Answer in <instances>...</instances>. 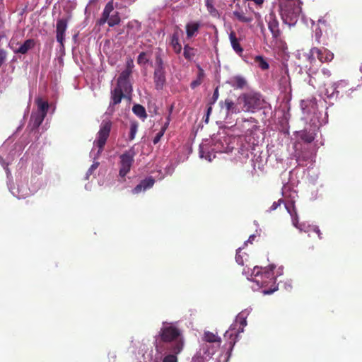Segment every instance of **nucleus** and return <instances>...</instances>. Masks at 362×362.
<instances>
[{
  "label": "nucleus",
  "instance_id": "nucleus-38",
  "mask_svg": "<svg viewBox=\"0 0 362 362\" xmlns=\"http://www.w3.org/2000/svg\"><path fill=\"white\" fill-rule=\"evenodd\" d=\"M242 247H239L237 250V253L235 255V261L240 265H243V259L242 255H240V251L242 250Z\"/></svg>",
  "mask_w": 362,
  "mask_h": 362
},
{
  "label": "nucleus",
  "instance_id": "nucleus-18",
  "mask_svg": "<svg viewBox=\"0 0 362 362\" xmlns=\"http://www.w3.org/2000/svg\"><path fill=\"white\" fill-rule=\"evenodd\" d=\"M226 83L235 89H243L247 85L246 79L240 75H236L230 77L227 80Z\"/></svg>",
  "mask_w": 362,
  "mask_h": 362
},
{
  "label": "nucleus",
  "instance_id": "nucleus-7",
  "mask_svg": "<svg viewBox=\"0 0 362 362\" xmlns=\"http://www.w3.org/2000/svg\"><path fill=\"white\" fill-rule=\"evenodd\" d=\"M238 102L241 106L242 111L255 112L262 108L264 99L259 93L255 90H249L241 93L238 98Z\"/></svg>",
  "mask_w": 362,
  "mask_h": 362
},
{
  "label": "nucleus",
  "instance_id": "nucleus-46",
  "mask_svg": "<svg viewBox=\"0 0 362 362\" xmlns=\"http://www.w3.org/2000/svg\"><path fill=\"white\" fill-rule=\"evenodd\" d=\"M163 132H162L158 133V134L156 135V136L154 138V139H153V143H154V144H157V143L160 141V138L162 137V136H163Z\"/></svg>",
  "mask_w": 362,
  "mask_h": 362
},
{
  "label": "nucleus",
  "instance_id": "nucleus-30",
  "mask_svg": "<svg viewBox=\"0 0 362 362\" xmlns=\"http://www.w3.org/2000/svg\"><path fill=\"white\" fill-rule=\"evenodd\" d=\"M132 110L134 113L140 118L145 119L146 117V110L143 106L140 105H134Z\"/></svg>",
  "mask_w": 362,
  "mask_h": 362
},
{
  "label": "nucleus",
  "instance_id": "nucleus-3",
  "mask_svg": "<svg viewBox=\"0 0 362 362\" xmlns=\"http://www.w3.org/2000/svg\"><path fill=\"white\" fill-rule=\"evenodd\" d=\"M233 138L225 134H218L199 146V156L208 161L215 158L216 153H228L233 149Z\"/></svg>",
  "mask_w": 362,
  "mask_h": 362
},
{
  "label": "nucleus",
  "instance_id": "nucleus-13",
  "mask_svg": "<svg viewBox=\"0 0 362 362\" xmlns=\"http://www.w3.org/2000/svg\"><path fill=\"white\" fill-rule=\"evenodd\" d=\"M136 153L133 148H131L122 154L119 157V175L120 177H124L127 173H129L131 167L134 160Z\"/></svg>",
  "mask_w": 362,
  "mask_h": 362
},
{
  "label": "nucleus",
  "instance_id": "nucleus-5",
  "mask_svg": "<svg viewBox=\"0 0 362 362\" xmlns=\"http://www.w3.org/2000/svg\"><path fill=\"white\" fill-rule=\"evenodd\" d=\"M282 195L284 198L285 207L290 214L293 226L299 229L300 231L309 232L313 230L318 234L321 238V233L317 226L306 225L305 223H298V218L294 206V202L298 197L297 192L290 184H286L282 187Z\"/></svg>",
  "mask_w": 362,
  "mask_h": 362
},
{
  "label": "nucleus",
  "instance_id": "nucleus-26",
  "mask_svg": "<svg viewBox=\"0 0 362 362\" xmlns=\"http://www.w3.org/2000/svg\"><path fill=\"white\" fill-rule=\"evenodd\" d=\"M233 15L238 21L242 23H249L253 21V18L252 16H246L243 11H234L233 12Z\"/></svg>",
  "mask_w": 362,
  "mask_h": 362
},
{
  "label": "nucleus",
  "instance_id": "nucleus-53",
  "mask_svg": "<svg viewBox=\"0 0 362 362\" xmlns=\"http://www.w3.org/2000/svg\"><path fill=\"white\" fill-rule=\"evenodd\" d=\"M318 23L326 25L327 21L325 19H319Z\"/></svg>",
  "mask_w": 362,
  "mask_h": 362
},
{
  "label": "nucleus",
  "instance_id": "nucleus-4",
  "mask_svg": "<svg viewBox=\"0 0 362 362\" xmlns=\"http://www.w3.org/2000/svg\"><path fill=\"white\" fill-rule=\"evenodd\" d=\"M274 269V265H270L269 267L264 269L255 267L252 271L249 269H244L243 274L246 276L248 280L257 284V287L252 288L253 289H257L259 287H267L271 284L273 286L272 288L265 289L262 291L264 295H269L273 293L278 288L277 286L275 285L276 278L273 271Z\"/></svg>",
  "mask_w": 362,
  "mask_h": 362
},
{
  "label": "nucleus",
  "instance_id": "nucleus-56",
  "mask_svg": "<svg viewBox=\"0 0 362 362\" xmlns=\"http://www.w3.org/2000/svg\"><path fill=\"white\" fill-rule=\"evenodd\" d=\"M197 362H200L199 360V357L193 358V362H197Z\"/></svg>",
  "mask_w": 362,
  "mask_h": 362
},
{
  "label": "nucleus",
  "instance_id": "nucleus-59",
  "mask_svg": "<svg viewBox=\"0 0 362 362\" xmlns=\"http://www.w3.org/2000/svg\"><path fill=\"white\" fill-rule=\"evenodd\" d=\"M95 1V0H90L89 4H92V3H93Z\"/></svg>",
  "mask_w": 362,
  "mask_h": 362
},
{
  "label": "nucleus",
  "instance_id": "nucleus-22",
  "mask_svg": "<svg viewBox=\"0 0 362 362\" xmlns=\"http://www.w3.org/2000/svg\"><path fill=\"white\" fill-rule=\"evenodd\" d=\"M154 80L156 88L158 89L162 88L165 81V77L164 71L161 66L156 69L154 73Z\"/></svg>",
  "mask_w": 362,
  "mask_h": 362
},
{
  "label": "nucleus",
  "instance_id": "nucleus-44",
  "mask_svg": "<svg viewBox=\"0 0 362 362\" xmlns=\"http://www.w3.org/2000/svg\"><path fill=\"white\" fill-rule=\"evenodd\" d=\"M11 192L14 196L17 197L18 199L25 198L28 194V192L24 194H20V192H18V194H16V192H13V190H11Z\"/></svg>",
  "mask_w": 362,
  "mask_h": 362
},
{
  "label": "nucleus",
  "instance_id": "nucleus-37",
  "mask_svg": "<svg viewBox=\"0 0 362 362\" xmlns=\"http://www.w3.org/2000/svg\"><path fill=\"white\" fill-rule=\"evenodd\" d=\"M98 166H99V163L94 162L91 165V166L90 167L88 170L87 171L86 175V178L88 179L89 176L98 168Z\"/></svg>",
  "mask_w": 362,
  "mask_h": 362
},
{
  "label": "nucleus",
  "instance_id": "nucleus-24",
  "mask_svg": "<svg viewBox=\"0 0 362 362\" xmlns=\"http://www.w3.org/2000/svg\"><path fill=\"white\" fill-rule=\"evenodd\" d=\"M229 39L231 44V46L233 50L238 54H241L243 49L240 46L238 38L236 37L234 33H230L229 35Z\"/></svg>",
  "mask_w": 362,
  "mask_h": 362
},
{
  "label": "nucleus",
  "instance_id": "nucleus-20",
  "mask_svg": "<svg viewBox=\"0 0 362 362\" xmlns=\"http://www.w3.org/2000/svg\"><path fill=\"white\" fill-rule=\"evenodd\" d=\"M154 179L151 177H147L142 180L140 184L136 185L133 189V194H139L143 191H145L151 187H152L154 185Z\"/></svg>",
  "mask_w": 362,
  "mask_h": 362
},
{
  "label": "nucleus",
  "instance_id": "nucleus-50",
  "mask_svg": "<svg viewBox=\"0 0 362 362\" xmlns=\"http://www.w3.org/2000/svg\"><path fill=\"white\" fill-rule=\"evenodd\" d=\"M213 98L214 99V101H216L218 98V88H216L214 93Z\"/></svg>",
  "mask_w": 362,
  "mask_h": 362
},
{
  "label": "nucleus",
  "instance_id": "nucleus-60",
  "mask_svg": "<svg viewBox=\"0 0 362 362\" xmlns=\"http://www.w3.org/2000/svg\"><path fill=\"white\" fill-rule=\"evenodd\" d=\"M5 169H6V170L7 174H8V173H9L8 169V168H5Z\"/></svg>",
  "mask_w": 362,
  "mask_h": 362
},
{
  "label": "nucleus",
  "instance_id": "nucleus-43",
  "mask_svg": "<svg viewBox=\"0 0 362 362\" xmlns=\"http://www.w3.org/2000/svg\"><path fill=\"white\" fill-rule=\"evenodd\" d=\"M202 81L199 80V79H196L194 81H193L192 83H191V88H197V86H199L201 83H202Z\"/></svg>",
  "mask_w": 362,
  "mask_h": 362
},
{
  "label": "nucleus",
  "instance_id": "nucleus-39",
  "mask_svg": "<svg viewBox=\"0 0 362 362\" xmlns=\"http://www.w3.org/2000/svg\"><path fill=\"white\" fill-rule=\"evenodd\" d=\"M308 53H304L300 50H298L296 53V57L298 59H304L307 62H309V61L304 57V54H307Z\"/></svg>",
  "mask_w": 362,
  "mask_h": 362
},
{
  "label": "nucleus",
  "instance_id": "nucleus-21",
  "mask_svg": "<svg viewBox=\"0 0 362 362\" xmlns=\"http://www.w3.org/2000/svg\"><path fill=\"white\" fill-rule=\"evenodd\" d=\"M201 23L197 21H190L186 24V33L188 38H191L197 35Z\"/></svg>",
  "mask_w": 362,
  "mask_h": 362
},
{
  "label": "nucleus",
  "instance_id": "nucleus-15",
  "mask_svg": "<svg viewBox=\"0 0 362 362\" xmlns=\"http://www.w3.org/2000/svg\"><path fill=\"white\" fill-rule=\"evenodd\" d=\"M68 21V18H60L57 20L56 24V38L62 47H64L65 32L67 28Z\"/></svg>",
  "mask_w": 362,
  "mask_h": 362
},
{
  "label": "nucleus",
  "instance_id": "nucleus-16",
  "mask_svg": "<svg viewBox=\"0 0 362 362\" xmlns=\"http://www.w3.org/2000/svg\"><path fill=\"white\" fill-rule=\"evenodd\" d=\"M221 344H212L209 343H203L198 354L203 361L210 358L219 349Z\"/></svg>",
  "mask_w": 362,
  "mask_h": 362
},
{
  "label": "nucleus",
  "instance_id": "nucleus-31",
  "mask_svg": "<svg viewBox=\"0 0 362 362\" xmlns=\"http://www.w3.org/2000/svg\"><path fill=\"white\" fill-rule=\"evenodd\" d=\"M177 354H178L171 352L170 354L165 355L163 358V362H177ZM152 362H160V359L156 358Z\"/></svg>",
  "mask_w": 362,
  "mask_h": 362
},
{
  "label": "nucleus",
  "instance_id": "nucleus-17",
  "mask_svg": "<svg viewBox=\"0 0 362 362\" xmlns=\"http://www.w3.org/2000/svg\"><path fill=\"white\" fill-rule=\"evenodd\" d=\"M268 28L270 30L273 38L278 39L281 35V31L279 30V21L276 18L274 12H271L266 19Z\"/></svg>",
  "mask_w": 362,
  "mask_h": 362
},
{
  "label": "nucleus",
  "instance_id": "nucleus-36",
  "mask_svg": "<svg viewBox=\"0 0 362 362\" xmlns=\"http://www.w3.org/2000/svg\"><path fill=\"white\" fill-rule=\"evenodd\" d=\"M148 60V59L146 53L141 52V53H140V54L138 57L137 62H138V64H139L141 65H144L147 63Z\"/></svg>",
  "mask_w": 362,
  "mask_h": 362
},
{
  "label": "nucleus",
  "instance_id": "nucleus-48",
  "mask_svg": "<svg viewBox=\"0 0 362 362\" xmlns=\"http://www.w3.org/2000/svg\"><path fill=\"white\" fill-rule=\"evenodd\" d=\"M322 72L324 75L328 77L331 76V71L327 69H322Z\"/></svg>",
  "mask_w": 362,
  "mask_h": 362
},
{
  "label": "nucleus",
  "instance_id": "nucleus-40",
  "mask_svg": "<svg viewBox=\"0 0 362 362\" xmlns=\"http://www.w3.org/2000/svg\"><path fill=\"white\" fill-rule=\"evenodd\" d=\"M321 37H322V30L320 28L317 29L315 33V40L318 43H320Z\"/></svg>",
  "mask_w": 362,
  "mask_h": 362
},
{
  "label": "nucleus",
  "instance_id": "nucleus-29",
  "mask_svg": "<svg viewBox=\"0 0 362 362\" xmlns=\"http://www.w3.org/2000/svg\"><path fill=\"white\" fill-rule=\"evenodd\" d=\"M205 5L209 14L215 18L219 17L218 10L214 6V0H205Z\"/></svg>",
  "mask_w": 362,
  "mask_h": 362
},
{
  "label": "nucleus",
  "instance_id": "nucleus-10",
  "mask_svg": "<svg viewBox=\"0 0 362 362\" xmlns=\"http://www.w3.org/2000/svg\"><path fill=\"white\" fill-rule=\"evenodd\" d=\"M300 8L295 4L288 1L281 3V16L283 22L289 26H293L298 21Z\"/></svg>",
  "mask_w": 362,
  "mask_h": 362
},
{
  "label": "nucleus",
  "instance_id": "nucleus-2",
  "mask_svg": "<svg viewBox=\"0 0 362 362\" xmlns=\"http://www.w3.org/2000/svg\"><path fill=\"white\" fill-rule=\"evenodd\" d=\"M301 105L304 114L308 115L306 119H310L313 129L309 132L306 130L296 132V134L297 138L306 143H310L315 139L316 129L327 122V112H325L322 117V113L317 110L315 100L303 101Z\"/></svg>",
  "mask_w": 362,
  "mask_h": 362
},
{
  "label": "nucleus",
  "instance_id": "nucleus-23",
  "mask_svg": "<svg viewBox=\"0 0 362 362\" xmlns=\"http://www.w3.org/2000/svg\"><path fill=\"white\" fill-rule=\"evenodd\" d=\"M203 339L204 341V343H209V344H221V337L208 331L204 332Z\"/></svg>",
  "mask_w": 362,
  "mask_h": 362
},
{
  "label": "nucleus",
  "instance_id": "nucleus-6",
  "mask_svg": "<svg viewBox=\"0 0 362 362\" xmlns=\"http://www.w3.org/2000/svg\"><path fill=\"white\" fill-rule=\"evenodd\" d=\"M131 71L124 70L117 79V86L111 91L112 102L110 105L119 104L123 97L128 96L132 91V86L129 81Z\"/></svg>",
  "mask_w": 362,
  "mask_h": 362
},
{
  "label": "nucleus",
  "instance_id": "nucleus-54",
  "mask_svg": "<svg viewBox=\"0 0 362 362\" xmlns=\"http://www.w3.org/2000/svg\"><path fill=\"white\" fill-rule=\"evenodd\" d=\"M254 15H255V18H256L258 21H259V20L261 19V15H260V13H259L255 12V13H254Z\"/></svg>",
  "mask_w": 362,
  "mask_h": 362
},
{
  "label": "nucleus",
  "instance_id": "nucleus-25",
  "mask_svg": "<svg viewBox=\"0 0 362 362\" xmlns=\"http://www.w3.org/2000/svg\"><path fill=\"white\" fill-rule=\"evenodd\" d=\"M114 6L112 1L108 2L103 12L102 18L100 20V24H104L110 17V13L113 11Z\"/></svg>",
  "mask_w": 362,
  "mask_h": 362
},
{
  "label": "nucleus",
  "instance_id": "nucleus-27",
  "mask_svg": "<svg viewBox=\"0 0 362 362\" xmlns=\"http://www.w3.org/2000/svg\"><path fill=\"white\" fill-rule=\"evenodd\" d=\"M170 45L175 52L180 53L181 52L182 46L179 42V36L177 33H173L171 36Z\"/></svg>",
  "mask_w": 362,
  "mask_h": 362
},
{
  "label": "nucleus",
  "instance_id": "nucleus-33",
  "mask_svg": "<svg viewBox=\"0 0 362 362\" xmlns=\"http://www.w3.org/2000/svg\"><path fill=\"white\" fill-rule=\"evenodd\" d=\"M106 22L108 23L109 26L112 27L119 24L120 22V18L118 13H116L115 14L110 16Z\"/></svg>",
  "mask_w": 362,
  "mask_h": 362
},
{
  "label": "nucleus",
  "instance_id": "nucleus-8",
  "mask_svg": "<svg viewBox=\"0 0 362 362\" xmlns=\"http://www.w3.org/2000/svg\"><path fill=\"white\" fill-rule=\"evenodd\" d=\"M251 310V308H247L240 312L237 315L235 322L233 323L229 329L226 332L224 337L229 339L230 346H233L235 344L238 335L243 332L244 328L247 325V317Z\"/></svg>",
  "mask_w": 362,
  "mask_h": 362
},
{
  "label": "nucleus",
  "instance_id": "nucleus-42",
  "mask_svg": "<svg viewBox=\"0 0 362 362\" xmlns=\"http://www.w3.org/2000/svg\"><path fill=\"white\" fill-rule=\"evenodd\" d=\"M198 69H199V73L197 75V79H199L202 81V80L204 77V71L199 66H198Z\"/></svg>",
  "mask_w": 362,
  "mask_h": 362
},
{
  "label": "nucleus",
  "instance_id": "nucleus-58",
  "mask_svg": "<svg viewBox=\"0 0 362 362\" xmlns=\"http://www.w3.org/2000/svg\"><path fill=\"white\" fill-rule=\"evenodd\" d=\"M0 163H1L2 165H4V163L3 162V160L1 158H0Z\"/></svg>",
  "mask_w": 362,
  "mask_h": 362
},
{
  "label": "nucleus",
  "instance_id": "nucleus-35",
  "mask_svg": "<svg viewBox=\"0 0 362 362\" xmlns=\"http://www.w3.org/2000/svg\"><path fill=\"white\" fill-rule=\"evenodd\" d=\"M138 125L136 122H132L130 127L129 139L133 140L137 132Z\"/></svg>",
  "mask_w": 362,
  "mask_h": 362
},
{
  "label": "nucleus",
  "instance_id": "nucleus-57",
  "mask_svg": "<svg viewBox=\"0 0 362 362\" xmlns=\"http://www.w3.org/2000/svg\"><path fill=\"white\" fill-rule=\"evenodd\" d=\"M130 64H132V62H130V63H129V65H128V67H127L126 69H129V70L132 71V70H131V69H130Z\"/></svg>",
  "mask_w": 362,
  "mask_h": 362
},
{
  "label": "nucleus",
  "instance_id": "nucleus-11",
  "mask_svg": "<svg viewBox=\"0 0 362 362\" xmlns=\"http://www.w3.org/2000/svg\"><path fill=\"white\" fill-rule=\"evenodd\" d=\"M35 105L36 109L33 112L30 121L33 128H37L40 125L49 109L48 102L40 97L35 99Z\"/></svg>",
  "mask_w": 362,
  "mask_h": 362
},
{
  "label": "nucleus",
  "instance_id": "nucleus-28",
  "mask_svg": "<svg viewBox=\"0 0 362 362\" xmlns=\"http://www.w3.org/2000/svg\"><path fill=\"white\" fill-rule=\"evenodd\" d=\"M35 42L32 39L27 40L21 45L17 50V52L21 54H25L29 49L33 47Z\"/></svg>",
  "mask_w": 362,
  "mask_h": 362
},
{
  "label": "nucleus",
  "instance_id": "nucleus-34",
  "mask_svg": "<svg viewBox=\"0 0 362 362\" xmlns=\"http://www.w3.org/2000/svg\"><path fill=\"white\" fill-rule=\"evenodd\" d=\"M194 50L193 48L189 47L188 45L185 46L184 47V56L187 59L191 60L194 56Z\"/></svg>",
  "mask_w": 362,
  "mask_h": 362
},
{
  "label": "nucleus",
  "instance_id": "nucleus-45",
  "mask_svg": "<svg viewBox=\"0 0 362 362\" xmlns=\"http://www.w3.org/2000/svg\"><path fill=\"white\" fill-rule=\"evenodd\" d=\"M6 57V53L0 49V66L3 64Z\"/></svg>",
  "mask_w": 362,
  "mask_h": 362
},
{
  "label": "nucleus",
  "instance_id": "nucleus-9",
  "mask_svg": "<svg viewBox=\"0 0 362 362\" xmlns=\"http://www.w3.org/2000/svg\"><path fill=\"white\" fill-rule=\"evenodd\" d=\"M111 127L112 123L110 120H103L102 122L96 139L93 142V147L90 153V157L94 160L97 159L103 151V147L110 135Z\"/></svg>",
  "mask_w": 362,
  "mask_h": 362
},
{
  "label": "nucleus",
  "instance_id": "nucleus-32",
  "mask_svg": "<svg viewBox=\"0 0 362 362\" xmlns=\"http://www.w3.org/2000/svg\"><path fill=\"white\" fill-rule=\"evenodd\" d=\"M255 62L262 70H267L269 67L268 62L262 56H256L255 58Z\"/></svg>",
  "mask_w": 362,
  "mask_h": 362
},
{
  "label": "nucleus",
  "instance_id": "nucleus-63",
  "mask_svg": "<svg viewBox=\"0 0 362 362\" xmlns=\"http://www.w3.org/2000/svg\"><path fill=\"white\" fill-rule=\"evenodd\" d=\"M361 71H362V66L361 67Z\"/></svg>",
  "mask_w": 362,
  "mask_h": 362
},
{
  "label": "nucleus",
  "instance_id": "nucleus-41",
  "mask_svg": "<svg viewBox=\"0 0 362 362\" xmlns=\"http://www.w3.org/2000/svg\"><path fill=\"white\" fill-rule=\"evenodd\" d=\"M281 202H283V200L282 199H279L278 200L277 202H274L271 208H270V210L271 211H274V210H276L277 209V207L281 204Z\"/></svg>",
  "mask_w": 362,
  "mask_h": 362
},
{
  "label": "nucleus",
  "instance_id": "nucleus-61",
  "mask_svg": "<svg viewBox=\"0 0 362 362\" xmlns=\"http://www.w3.org/2000/svg\"><path fill=\"white\" fill-rule=\"evenodd\" d=\"M311 24L314 25V21L313 20H310Z\"/></svg>",
  "mask_w": 362,
  "mask_h": 362
},
{
  "label": "nucleus",
  "instance_id": "nucleus-19",
  "mask_svg": "<svg viewBox=\"0 0 362 362\" xmlns=\"http://www.w3.org/2000/svg\"><path fill=\"white\" fill-rule=\"evenodd\" d=\"M346 82L345 81H340L337 83H334L332 84L329 88H324L321 90L320 93L322 95L327 97V98H333L335 95H337L338 91H337V88L340 86H346Z\"/></svg>",
  "mask_w": 362,
  "mask_h": 362
},
{
  "label": "nucleus",
  "instance_id": "nucleus-51",
  "mask_svg": "<svg viewBox=\"0 0 362 362\" xmlns=\"http://www.w3.org/2000/svg\"><path fill=\"white\" fill-rule=\"evenodd\" d=\"M283 274V267H280L278 268V270L276 272V276H281Z\"/></svg>",
  "mask_w": 362,
  "mask_h": 362
},
{
  "label": "nucleus",
  "instance_id": "nucleus-52",
  "mask_svg": "<svg viewBox=\"0 0 362 362\" xmlns=\"http://www.w3.org/2000/svg\"><path fill=\"white\" fill-rule=\"evenodd\" d=\"M211 110H212V107H209V108H208V110H207V113H206V122H208L209 116V115H210V113H211Z\"/></svg>",
  "mask_w": 362,
  "mask_h": 362
},
{
  "label": "nucleus",
  "instance_id": "nucleus-14",
  "mask_svg": "<svg viewBox=\"0 0 362 362\" xmlns=\"http://www.w3.org/2000/svg\"><path fill=\"white\" fill-rule=\"evenodd\" d=\"M220 107L225 111L226 119L230 117L233 115L238 114L242 111L241 107H239L238 102L235 103L230 98H226L219 103Z\"/></svg>",
  "mask_w": 362,
  "mask_h": 362
},
{
  "label": "nucleus",
  "instance_id": "nucleus-55",
  "mask_svg": "<svg viewBox=\"0 0 362 362\" xmlns=\"http://www.w3.org/2000/svg\"><path fill=\"white\" fill-rule=\"evenodd\" d=\"M133 24H136L137 27H140V24L139 23L138 21H134V22H130L129 23V26L130 25H133Z\"/></svg>",
  "mask_w": 362,
  "mask_h": 362
},
{
  "label": "nucleus",
  "instance_id": "nucleus-47",
  "mask_svg": "<svg viewBox=\"0 0 362 362\" xmlns=\"http://www.w3.org/2000/svg\"><path fill=\"white\" fill-rule=\"evenodd\" d=\"M284 286L286 290H290L291 288V284L289 281L284 283Z\"/></svg>",
  "mask_w": 362,
  "mask_h": 362
},
{
  "label": "nucleus",
  "instance_id": "nucleus-1",
  "mask_svg": "<svg viewBox=\"0 0 362 362\" xmlns=\"http://www.w3.org/2000/svg\"><path fill=\"white\" fill-rule=\"evenodd\" d=\"M158 339L166 343L168 345L169 351L174 354H180L184 348L185 341L182 332L175 323L163 322L156 336V350L157 352L161 353L163 348L160 343L158 342Z\"/></svg>",
  "mask_w": 362,
  "mask_h": 362
},
{
  "label": "nucleus",
  "instance_id": "nucleus-12",
  "mask_svg": "<svg viewBox=\"0 0 362 362\" xmlns=\"http://www.w3.org/2000/svg\"><path fill=\"white\" fill-rule=\"evenodd\" d=\"M315 56L322 63L329 62L334 58V54L325 48L320 49L317 47H313L310 49L309 54H304V57L309 61L310 64L315 62Z\"/></svg>",
  "mask_w": 362,
  "mask_h": 362
},
{
  "label": "nucleus",
  "instance_id": "nucleus-62",
  "mask_svg": "<svg viewBox=\"0 0 362 362\" xmlns=\"http://www.w3.org/2000/svg\"><path fill=\"white\" fill-rule=\"evenodd\" d=\"M297 160H298V162L299 165H302V164L300 163V160L299 159H298Z\"/></svg>",
  "mask_w": 362,
  "mask_h": 362
},
{
  "label": "nucleus",
  "instance_id": "nucleus-49",
  "mask_svg": "<svg viewBox=\"0 0 362 362\" xmlns=\"http://www.w3.org/2000/svg\"><path fill=\"white\" fill-rule=\"evenodd\" d=\"M255 238V235H251L249 237L248 240L246 242H245V245H246L247 243H252Z\"/></svg>",
  "mask_w": 362,
  "mask_h": 362
}]
</instances>
